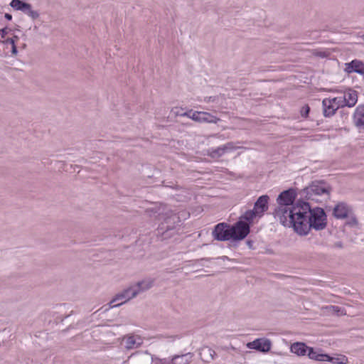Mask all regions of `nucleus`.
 Returning <instances> with one entry per match:
<instances>
[{
  "label": "nucleus",
  "instance_id": "obj_45",
  "mask_svg": "<svg viewBox=\"0 0 364 364\" xmlns=\"http://www.w3.org/2000/svg\"><path fill=\"white\" fill-rule=\"evenodd\" d=\"M362 38H363V40L364 41V34L362 36Z\"/></svg>",
  "mask_w": 364,
  "mask_h": 364
},
{
  "label": "nucleus",
  "instance_id": "obj_10",
  "mask_svg": "<svg viewBox=\"0 0 364 364\" xmlns=\"http://www.w3.org/2000/svg\"><path fill=\"white\" fill-rule=\"evenodd\" d=\"M269 197L267 195L259 196L254 204L253 210L259 215V218H262L268 210V203Z\"/></svg>",
  "mask_w": 364,
  "mask_h": 364
},
{
  "label": "nucleus",
  "instance_id": "obj_40",
  "mask_svg": "<svg viewBox=\"0 0 364 364\" xmlns=\"http://www.w3.org/2000/svg\"><path fill=\"white\" fill-rule=\"evenodd\" d=\"M11 53L13 55H16L18 53L16 45L12 46Z\"/></svg>",
  "mask_w": 364,
  "mask_h": 364
},
{
  "label": "nucleus",
  "instance_id": "obj_25",
  "mask_svg": "<svg viewBox=\"0 0 364 364\" xmlns=\"http://www.w3.org/2000/svg\"><path fill=\"white\" fill-rule=\"evenodd\" d=\"M10 6L14 9L21 11L23 9L28 8V4L21 0H12L10 3Z\"/></svg>",
  "mask_w": 364,
  "mask_h": 364
},
{
  "label": "nucleus",
  "instance_id": "obj_5",
  "mask_svg": "<svg viewBox=\"0 0 364 364\" xmlns=\"http://www.w3.org/2000/svg\"><path fill=\"white\" fill-rule=\"evenodd\" d=\"M230 228L232 240H242L245 239L250 231L248 223H243L242 220H238L234 225H230Z\"/></svg>",
  "mask_w": 364,
  "mask_h": 364
},
{
  "label": "nucleus",
  "instance_id": "obj_42",
  "mask_svg": "<svg viewBox=\"0 0 364 364\" xmlns=\"http://www.w3.org/2000/svg\"><path fill=\"white\" fill-rule=\"evenodd\" d=\"M4 17L9 21L12 19V16L10 14H5Z\"/></svg>",
  "mask_w": 364,
  "mask_h": 364
},
{
  "label": "nucleus",
  "instance_id": "obj_43",
  "mask_svg": "<svg viewBox=\"0 0 364 364\" xmlns=\"http://www.w3.org/2000/svg\"><path fill=\"white\" fill-rule=\"evenodd\" d=\"M206 102L214 101V99L212 97H208V100H205Z\"/></svg>",
  "mask_w": 364,
  "mask_h": 364
},
{
  "label": "nucleus",
  "instance_id": "obj_31",
  "mask_svg": "<svg viewBox=\"0 0 364 364\" xmlns=\"http://www.w3.org/2000/svg\"><path fill=\"white\" fill-rule=\"evenodd\" d=\"M220 146L223 150V154H225L227 152L235 150L237 148L233 142H228Z\"/></svg>",
  "mask_w": 364,
  "mask_h": 364
},
{
  "label": "nucleus",
  "instance_id": "obj_22",
  "mask_svg": "<svg viewBox=\"0 0 364 364\" xmlns=\"http://www.w3.org/2000/svg\"><path fill=\"white\" fill-rule=\"evenodd\" d=\"M307 355L310 359L316 361H326V359H328V355L321 353L319 350H315L311 347L309 349Z\"/></svg>",
  "mask_w": 364,
  "mask_h": 364
},
{
  "label": "nucleus",
  "instance_id": "obj_32",
  "mask_svg": "<svg viewBox=\"0 0 364 364\" xmlns=\"http://www.w3.org/2000/svg\"><path fill=\"white\" fill-rule=\"evenodd\" d=\"M201 114H202V112L194 111V112H193V113L191 114V119L195 122L200 123V118Z\"/></svg>",
  "mask_w": 364,
  "mask_h": 364
},
{
  "label": "nucleus",
  "instance_id": "obj_11",
  "mask_svg": "<svg viewBox=\"0 0 364 364\" xmlns=\"http://www.w3.org/2000/svg\"><path fill=\"white\" fill-rule=\"evenodd\" d=\"M272 343L269 339L257 338L247 344V347L261 352L267 353L271 348Z\"/></svg>",
  "mask_w": 364,
  "mask_h": 364
},
{
  "label": "nucleus",
  "instance_id": "obj_13",
  "mask_svg": "<svg viewBox=\"0 0 364 364\" xmlns=\"http://www.w3.org/2000/svg\"><path fill=\"white\" fill-rule=\"evenodd\" d=\"M345 71L348 73H357L364 74V63L358 60H353L350 63H346Z\"/></svg>",
  "mask_w": 364,
  "mask_h": 364
},
{
  "label": "nucleus",
  "instance_id": "obj_44",
  "mask_svg": "<svg viewBox=\"0 0 364 364\" xmlns=\"http://www.w3.org/2000/svg\"><path fill=\"white\" fill-rule=\"evenodd\" d=\"M247 244H248V245H250L251 242L250 241L247 242Z\"/></svg>",
  "mask_w": 364,
  "mask_h": 364
},
{
  "label": "nucleus",
  "instance_id": "obj_36",
  "mask_svg": "<svg viewBox=\"0 0 364 364\" xmlns=\"http://www.w3.org/2000/svg\"><path fill=\"white\" fill-rule=\"evenodd\" d=\"M17 36H14V38H9L6 40V43L10 44L12 46L15 45L16 39H17Z\"/></svg>",
  "mask_w": 364,
  "mask_h": 364
},
{
  "label": "nucleus",
  "instance_id": "obj_1",
  "mask_svg": "<svg viewBox=\"0 0 364 364\" xmlns=\"http://www.w3.org/2000/svg\"><path fill=\"white\" fill-rule=\"evenodd\" d=\"M302 215L296 223V232L306 235L311 228L322 230L326 225V215L323 208L312 207L307 202H302Z\"/></svg>",
  "mask_w": 364,
  "mask_h": 364
},
{
  "label": "nucleus",
  "instance_id": "obj_20",
  "mask_svg": "<svg viewBox=\"0 0 364 364\" xmlns=\"http://www.w3.org/2000/svg\"><path fill=\"white\" fill-rule=\"evenodd\" d=\"M127 301H128V300H127V295L123 291L115 296V297L109 302V308L119 306Z\"/></svg>",
  "mask_w": 364,
  "mask_h": 364
},
{
  "label": "nucleus",
  "instance_id": "obj_41",
  "mask_svg": "<svg viewBox=\"0 0 364 364\" xmlns=\"http://www.w3.org/2000/svg\"><path fill=\"white\" fill-rule=\"evenodd\" d=\"M164 338H169L171 340V341H174L175 339H176L178 338V336H164Z\"/></svg>",
  "mask_w": 364,
  "mask_h": 364
},
{
  "label": "nucleus",
  "instance_id": "obj_30",
  "mask_svg": "<svg viewBox=\"0 0 364 364\" xmlns=\"http://www.w3.org/2000/svg\"><path fill=\"white\" fill-rule=\"evenodd\" d=\"M331 102L334 105L335 107L339 109L340 107H346L345 100H343V97H336L333 98H330Z\"/></svg>",
  "mask_w": 364,
  "mask_h": 364
},
{
  "label": "nucleus",
  "instance_id": "obj_15",
  "mask_svg": "<svg viewBox=\"0 0 364 364\" xmlns=\"http://www.w3.org/2000/svg\"><path fill=\"white\" fill-rule=\"evenodd\" d=\"M345 104L348 107H352L355 105L358 101L357 92L352 89H348L343 92V96Z\"/></svg>",
  "mask_w": 364,
  "mask_h": 364
},
{
  "label": "nucleus",
  "instance_id": "obj_39",
  "mask_svg": "<svg viewBox=\"0 0 364 364\" xmlns=\"http://www.w3.org/2000/svg\"><path fill=\"white\" fill-rule=\"evenodd\" d=\"M31 9H32L31 5L30 4H28V8L23 9L22 11L28 15L29 11L31 10Z\"/></svg>",
  "mask_w": 364,
  "mask_h": 364
},
{
  "label": "nucleus",
  "instance_id": "obj_8",
  "mask_svg": "<svg viewBox=\"0 0 364 364\" xmlns=\"http://www.w3.org/2000/svg\"><path fill=\"white\" fill-rule=\"evenodd\" d=\"M142 343L141 338L137 335H125L122 339V345H123L127 350L137 348L141 346Z\"/></svg>",
  "mask_w": 364,
  "mask_h": 364
},
{
  "label": "nucleus",
  "instance_id": "obj_34",
  "mask_svg": "<svg viewBox=\"0 0 364 364\" xmlns=\"http://www.w3.org/2000/svg\"><path fill=\"white\" fill-rule=\"evenodd\" d=\"M309 111H310V107H309V105H304L301 109V111H300L301 115L303 117H307L309 115Z\"/></svg>",
  "mask_w": 364,
  "mask_h": 364
},
{
  "label": "nucleus",
  "instance_id": "obj_37",
  "mask_svg": "<svg viewBox=\"0 0 364 364\" xmlns=\"http://www.w3.org/2000/svg\"><path fill=\"white\" fill-rule=\"evenodd\" d=\"M7 33H8L7 28H4L0 30V34H1V38H5V36L7 35Z\"/></svg>",
  "mask_w": 364,
  "mask_h": 364
},
{
  "label": "nucleus",
  "instance_id": "obj_18",
  "mask_svg": "<svg viewBox=\"0 0 364 364\" xmlns=\"http://www.w3.org/2000/svg\"><path fill=\"white\" fill-rule=\"evenodd\" d=\"M323 115L326 117H330L335 114L337 108L330 100V98H325L322 101Z\"/></svg>",
  "mask_w": 364,
  "mask_h": 364
},
{
  "label": "nucleus",
  "instance_id": "obj_33",
  "mask_svg": "<svg viewBox=\"0 0 364 364\" xmlns=\"http://www.w3.org/2000/svg\"><path fill=\"white\" fill-rule=\"evenodd\" d=\"M183 109L182 107H173L171 112L175 116V117H177V116H181L182 117L183 115Z\"/></svg>",
  "mask_w": 364,
  "mask_h": 364
},
{
  "label": "nucleus",
  "instance_id": "obj_35",
  "mask_svg": "<svg viewBox=\"0 0 364 364\" xmlns=\"http://www.w3.org/2000/svg\"><path fill=\"white\" fill-rule=\"evenodd\" d=\"M28 16H29L33 19H36L39 16V14L36 11H33L32 9L29 11Z\"/></svg>",
  "mask_w": 364,
  "mask_h": 364
},
{
  "label": "nucleus",
  "instance_id": "obj_7",
  "mask_svg": "<svg viewBox=\"0 0 364 364\" xmlns=\"http://www.w3.org/2000/svg\"><path fill=\"white\" fill-rule=\"evenodd\" d=\"M350 205L345 202H338L333 209V215L338 219H345L348 217L353 212Z\"/></svg>",
  "mask_w": 364,
  "mask_h": 364
},
{
  "label": "nucleus",
  "instance_id": "obj_2",
  "mask_svg": "<svg viewBox=\"0 0 364 364\" xmlns=\"http://www.w3.org/2000/svg\"><path fill=\"white\" fill-rule=\"evenodd\" d=\"M302 202L299 201L294 206L277 207L274 212V218L285 227H293L296 232V223L300 220L302 215Z\"/></svg>",
  "mask_w": 364,
  "mask_h": 364
},
{
  "label": "nucleus",
  "instance_id": "obj_29",
  "mask_svg": "<svg viewBox=\"0 0 364 364\" xmlns=\"http://www.w3.org/2000/svg\"><path fill=\"white\" fill-rule=\"evenodd\" d=\"M326 361L331 362L333 364H346L348 361V359L346 356L334 358L328 355V359H326Z\"/></svg>",
  "mask_w": 364,
  "mask_h": 364
},
{
  "label": "nucleus",
  "instance_id": "obj_19",
  "mask_svg": "<svg viewBox=\"0 0 364 364\" xmlns=\"http://www.w3.org/2000/svg\"><path fill=\"white\" fill-rule=\"evenodd\" d=\"M353 123L357 127H364V105L356 107L353 114Z\"/></svg>",
  "mask_w": 364,
  "mask_h": 364
},
{
  "label": "nucleus",
  "instance_id": "obj_6",
  "mask_svg": "<svg viewBox=\"0 0 364 364\" xmlns=\"http://www.w3.org/2000/svg\"><path fill=\"white\" fill-rule=\"evenodd\" d=\"M230 227V225L224 223L215 225L213 231L214 238L218 241H227L232 239Z\"/></svg>",
  "mask_w": 364,
  "mask_h": 364
},
{
  "label": "nucleus",
  "instance_id": "obj_26",
  "mask_svg": "<svg viewBox=\"0 0 364 364\" xmlns=\"http://www.w3.org/2000/svg\"><path fill=\"white\" fill-rule=\"evenodd\" d=\"M208 154L209 156L213 159H218L223 155L221 146H218L215 149H210L208 150Z\"/></svg>",
  "mask_w": 364,
  "mask_h": 364
},
{
  "label": "nucleus",
  "instance_id": "obj_28",
  "mask_svg": "<svg viewBox=\"0 0 364 364\" xmlns=\"http://www.w3.org/2000/svg\"><path fill=\"white\" fill-rule=\"evenodd\" d=\"M346 219H347V220L346 222V225L349 226L350 228L358 227V221L356 217L355 216L353 211L348 217L346 218Z\"/></svg>",
  "mask_w": 364,
  "mask_h": 364
},
{
  "label": "nucleus",
  "instance_id": "obj_16",
  "mask_svg": "<svg viewBox=\"0 0 364 364\" xmlns=\"http://www.w3.org/2000/svg\"><path fill=\"white\" fill-rule=\"evenodd\" d=\"M309 348L310 347L307 346L304 343L296 342L291 344L290 350L298 356H304L307 355Z\"/></svg>",
  "mask_w": 364,
  "mask_h": 364
},
{
  "label": "nucleus",
  "instance_id": "obj_9",
  "mask_svg": "<svg viewBox=\"0 0 364 364\" xmlns=\"http://www.w3.org/2000/svg\"><path fill=\"white\" fill-rule=\"evenodd\" d=\"M295 198L294 191L291 189H289L282 192L277 199V207L280 206H294L293 204Z\"/></svg>",
  "mask_w": 364,
  "mask_h": 364
},
{
  "label": "nucleus",
  "instance_id": "obj_14",
  "mask_svg": "<svg viewBox=\"0 0 364 364\" xmlns=\"http://www.w3.org/2000/svg\"><path fill=\"white\" fill-rule=\"evenodd\" d=\"M154 279L152 278H145L134 284V286L138 294H139L150 289L154 286Z\"/></svg>",
  "mask_w": 364,
  "mask_h": 364
},
{
  "label": "nucleus",
  "instance_id": "obj_17",
  "mask_svg": "<svg viewBox=\"0 0 364 364\" xmlns=\"http://www.w3.org/2000/svg\"><path fill=\"white\" fill-rule=\"evenodd\" d=\"M216 355L215 350L208 346H203L199 349L200 359L205 363H210Z\"/></svg>",
  "mask_w": 364,
  "mask_h": 364
},
{
  "label": "nucleus",
  "instance_id": "obj_4",
  "mask_svg": "<svg viewBox=\"0 0 364 364\" xmlns=\"http://www.w3.org/2000/svg\"><path fill=\"white\" fill-rule=\"evenodd\" d=\"M194 354L186 353L184 354H175L168 358L153 359L154 364H191L193 361Z\"/></svg>",
  "mask_w": 364,
  "mask_h": 364
},
{
  "label": "nucleus",
  "instance_id": "obj_23",
  "mask_svg": "<svg viewBox=\"0 0 364 364\" xmlns=\"http://www.w3.org/2000/svg\"><path fill=\"white\" fill-rule=\"evenodd\" d=\"M220 119L207 112H202L200 123L217 124Z\"/></svg>",
  "mask_w": 364,
  "mask_h": 364
},
{
  "label": "nucleus",
  "instance_id": "obj_21",
  "mask_svg": "<svg viewBox=\"0 0 364 364\" xmlns=\"http://www.w3.org/2000/svg\"><path fill=\"white\" fill-rule=\"evenodd\" d=\"M257 218H259V215L257 214L252 209L246 210L239 218V220H242L243 223H248V225L250 226V225L253 223L254 220Z\"/></svg>",
  "mask_w": 364,
  "mask_h": 364
},
{
  "label": "nucleus",
  "instance_id": "obj_3",
  "mask_svg": "<svg viewBox=\"0 0 364 364\" xmlns=\"http://www.w3.org/2000/svg\"><path fill=\"white\" fill-rule=\"evenodd\" d=\"M331 191V186L326 182L323 181H315L301 190V196L307 200L319 202L321 200L322 198H328Z\"/></svg>",
  "mask_w": 364,
  "mask_h": 364
},
{
  "label": "nucleus",
  "instance_id": "obj_12",
  "mask_svg": "<svg viewBox=\"0 0 364 364\" xmlns=\"http://www.w3.org/2000/svg\"><path fill=\"white\" fill-rule=\"evenodd\" d=\"M179 222V217L176 214H171L165 219L164 222L161 223L159 225V230L162 232L173 230L175 228L176 224Z\"/></svg>",
  "mask_w": 364,
  "mask_h": 364
},
{
  "label": "nucleus",
  "instance_id": "obj_24",
  "mask_svg": "<svg viewBox=\"0 0 364 364\" xmlns=\"http://www.w3.org/2000/svg\"><path fill=\"white\" fill-rule=\"evenodd\" d=\"M323 309L326 310L327 313L337 316L345 315L346 314V311L343 308L338 306L330 305L326 306Z\"/></svg>",
  "mask_w": 364,
  "mask_h": 364
},
{
  "label": "nucleus",
  "instance_id": "obj_38",
  "mask_svg": "<svg viewBox=\"0 0 364 364\" xmlns=\"http://www.w3.org/2000/svg\"><path fill=\"white\" fill-rule=\"evenodd\" d=\"M193 112V111L192 109H190V110H188L187 112H184L183 113L182 117H187L191 119V114H192Z\"/></svg>",
  "mask_w": 364,
  "mask_h": 364
},
{
  "label": "nucleus",
  "instance_id": "obj_27",
  "mask_svg": "<svg viewBox=\"0 0 364 364\" xmlns=\"http://www.w3.org/2000/svg\"><path fill=\"white\" fill-rule=\"evenodd\" d=\"M124 291L127 295V300L128 301L133 298H135L137 295H139L134 284L131 285L130 287L124 289Z\"/></svg>",
  "mask_w": 364,
  "mask_h": 364
}]
</instances>
